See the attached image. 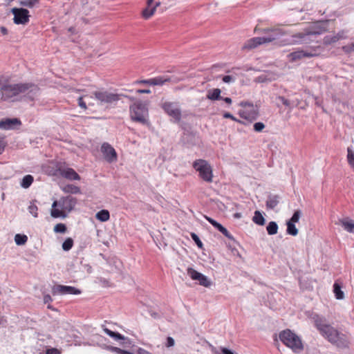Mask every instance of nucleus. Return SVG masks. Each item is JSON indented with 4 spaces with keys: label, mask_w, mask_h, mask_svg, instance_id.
<instances>
[{
    "label": "nucleus",
    "mask_w": 354,
    "mask_h": 354,
    "mask_svg": "<svg viewBox=\"0 0 354 354\" xmlns=\"http://www.w3.org/2000/svg\"><path fill=\"white\" fill-rule=\"evenodd\" d=\"M310 318L313 320L314 325L320 334L329 342L338 348H345L348 347L349 339L348 336L328 324L324 317L317 313H312Z\"/></svg>",
    "instance_id": "f257e3e1"
},
{
    "label": "nucleus",
    "mask_w": 354,
    "mask_h": 354,
    "mask_svg": "<svg viewBox=\"0 0 354 354\" xmlns=\"http://www.w3.org/2000/svg\"><path fill=\"white\" fill-rule=\"evenodd\" d=\"M94 98L100 106L112 108L116 106L118 102L124 95L109 90L102 89L93 92Z\"/></svg>",
    "instance_id": "f03ea898"
},
{
    "label": "nucleus",
    "mask_w": 354,
    "mask_h": 354,
    "mask_svg": "<svg viewBox=\"0 0 354 354\" xmlns=\"http://www.w3.org/2000/svg\"><path fill=\"white\" fill-rule=\"evenodd\" d=\"M329 21H319L306 30V32H299L293 35L294 41L297 42H306L310 36L319 35L325 32L328 29Z\"/></svg>",
    "instance_id": "7ed1b4c3"
},
{
    "label": "nucleus",
    "mask_w": 354,
    "mask_h": 354,
    "mask_svg": "<svg viewBox=\"0 0 354 354\" xmlns=\"http://www.w3.org/2000/svg\"><path fill=\"white\" fill-rule=\"evenodd\" d=\"M239 106L242 107H248L244 110H240L239 115L244 120H239V123L243 125H249L258 118L259 109L254 106L252 102L248 101H242L239 103Z\"/></svg>",
    "instance_id": "20e7f679"
},
{
    "label": "nucleus",
    "mask_w": 354,
    "mask_h": 354,
    "mask_svg": "<svg viewBox=\"0 0 354 354\" xmlns=\"http://www.w3.org/2000/svg\"><path fill=\"white\" fill-rule=\"evenodd\" d=\"M280 340L294 352L299 353L303 350V345L299 337L290 330L286 329L279 333Z\"/></svg>",
    "instance_id": "39448f33"
},
{
    "label": "nucleus",
    "mask_w": 354,
    "mask_h": 354,
    "mask_svg": "<svg viewBox=\"0 0 354 354\" xmlns=\"http://www.w3.org/2000/svg\"><path fill=\"white\" fill-rule=\"evenodd\" d=\"M130 115L132 120L146 124L147 122L148 109L145 104L135 103L130 106Z\"/></svg>",
    "instance_id": "423d86ee"
},
{
    "label": "nucleus",
    "mask_w": 354,
    "mask_h": 354,
    "mask_svg": "<svg viewBox=\"0 0 354 354\" xmlns=\"http://www.w3.org/2000/svg\"><path fill=\"white\" fill-rule=\"evenodd\" d=\"M193 167L199 173V176L207 183L212 181V169L210 165L205 160L198 159L193 162Z\"/></svg>",
    "instance_id": "0eeeda50"
},
{
    "label": "nucleus",
    "mask_w": 354,
    "mask_h": 354,
    "mask_svg": "<svg viewBox=\"0 0 354 354\" xmlns=\"http://www.w3.org/2000/svg\"><path fill=\"white\" fill-rule=\"evenodd\" d=\"M23 88L22 83L3 85L0 88L1 99L8 100L19 94H21Z\"/></svg>",
    "instance_id": "6e6552de"
},
{
    "label": "nucleus",
    "mask_w": 354,
    "mask_h": 354,
    "mask_svg": "<svg viewBox=\"0 0 354 354\" xmlns=\"http://www.w3.org/2000/svg\"><path fill=\"white\" fill-rule=\"evenodd\" d=\"M14 15L13 21L15 24L26 25L29 21V11L24 8H13L11 10Z\"/></svg>",
    "instance_id": "1a4fd4ad"
},
{
    "label": "nucleus",
    "mask_w": 354,
    "mask_h": 354,
    "mask_svg": "<svg viewBox=\"0 0 354 354\" xmlns=\"http://www.w3.org/2000/svg\"><path fill=\"white\" fill-rule=\"evenodd\" d=\"M76 203L77 200L75 198L68 196L61 198L58 201H54L52 207H59L64 212H70L75 207Z\"/></svg>",
    "instance_id": "9d476101"
},
{
    "label": "nucleus",
    "mask_w": 354,
    "mask_h": 354,
    "mask_svg": "<svg viewBox=\"0 0 354 354\" xmlns=\"http://www.w3.org/2000/svg\"><path fill=\"white\" fill-rule=\"evenodd\" d=\"M162 108L170 117L172 118L174 122H179L181 119V111L176 103L165 102L162 104Z\"/></svg>",
    "instance_id": "9b49d317"
},
{
    "label": "nucleus",
    "mask_w": 354,
    "mask_h": 354,
    "mask_svg": "<svg viewBox=\"0 0 354 354\" xmlns=\"http://www.w3.org/2000/svg\"><path fill=\"white\" fill-rule=\"evenodd\" d=\"M53 295H80L81 290L75 287L64 285H55L51 290Z\"/></svg>",
    "instance_id": "f8f14e48"
},
{
    "label": "nucleus",
    "mask_w": 354,
    "mask_h": 354,
    "mask_svg": "<svg viewBox=\"0 0 354 354\" xmlns=\"http://www.w3.org/2000/svg\"><path fill=\"white\" fill-rule=\"evenodd\" d=\"M101 152L108 162L117 160L118 155L115 149L108 142H104L101 146Z\"/></svg>",
    "instance_id": "ddd939ff"
},
{
    "label": "nucleus",
    "mask_w": 354,
    "mask_h": 354,
    "mask_svg": "<svg viewBox=\"0 0 354 354\" xmlns=\"http://www.w3.org/2000/svg\"><path fill=\"white\" fill-rule=\"evenodd\" d=\"M24 86L21 94H24L28 99L33 100L39 93V87L32 83H22Z\"/></svg>",
    "instance_id": "4468645a"
},
{
    "label": "nucleus",
    "mask_w": 354,
    "mask_h": 354,
    "mask_svg": "<svg viewBox=\"0 0 354 354\" xmlns=\"http://www.w3.org/2000/svg\"><path fill=\"white\" fill-rule=\"evenodd\" d=\"M272 39L264 38V37H257L248 39L243 45V49L251 50L257 48L261 44L270 43Z\"/></svg>",
    "instance_id": "2eb2a0df"
},
{
    "label": "nucleus",
    "mask_w": 354,
    "mask_h": 354,
    "mask_svg": "<svg viewBox=\"0 0 354 354\" xmlns=\"http://www.w3.org/2000/svg\"><path fill=\"white\" fill-rule=\"evenodd\" d=\"M263 32L267 34L264 38H270L272 40L270 42L274 41L280 39L282 36L286 34V31L281 28H274L271 29H263Z\"/></svg>",
    "instance_id": "dca6fc26"
},
{
    "label": "nucleus",
    "mask_w": 354,
    "mask_h": 354,
    "mask_svg": "<svg viewBox=\"0 0 354 354\" xmlns=\"http://www.w3.org/2000/svg\"><path fill=\"white\" fill-rule=\"evenodd\" d=\"M57 171L62 177L70 180H80V175L72 168L59 167Z\"/></svg>",
    "instance_id": "f3484780"
},
{
    "label": "nucleus",
    "mask_w": 354,
    "mask_h": 354,
    "mask_svg": "<svg viewBox=\"0 0 354 354\" xmlns=\"http://www.w3.org/2000/svg\"><path fill=\"white\" fill-rule=\"evenodd\" d=\"M317 54L315 53H313L312 51H308V50H297L294 51L288 55V57L290 61L292 62H296L297 60H299L304 57H313L316 56Z\"/></svg>",
    "instance_id": "a211bd4d"
},
{
    "label": "nucleus",
    "mask_w": 354,
    "mask_h": 354,
    "mask_svg": "<svg viewBox=\"0 0 354 354\" xmlns=\"http://www.w3.org/2000/svg\"><path fill=\"white\" fill-rule=\"evenodd\" d=\"M206 220L212 224L216 230H218L221 233H222L225 236L228 238L230 240H234L233 236L228 232V230L223 227L221 223L215 221L214 219L205 216Z\"/></svg>",
    "instance_id": "6ab92c4d"
},
{
    "label": "nucleus",
    "mask_w": 354,
    "mask_h": 354,
    "mask_svg": "<svg viewBox=\"0 0 354 354\" xmlns=\"http://www.w3.org/2000/svg\"><path fill=\"white\" fill-rule=\"evenodd\" d=\"M21 122L18 118H6L0 121V129L9 130L15 128V126L21 125Z\"/></svg>",
    "instance_id": "aec40b11"
},
{
    "label": "nucleus",
    "mask_w": 354,
    "mask_h": 354,
    "mask_svg": "<svg viewBox=\"0 0 354 354\" xmlns=\"http://www.w3.org/2000/svg\"><path fill=\"white\" fill-rule=\"evenodd\" d=\"M179 80L177 77H173L168 75L157 76L156 77V86H162L167 82L177 83Z\"/></svg>",
    "instance_id": "412c9836"
},
{
    "label": "nucleus",
    "mask_w": 354,
    "mask_h": 354,
    "mask_svg": "<svg viewBox=\"0 0 354 354\" xmlns=\"http://www.w3.org/2000/svg\"><path fill=\"white\" fill-rule=\"evenodd\" d=\"M280 197L278 195H269L266 201V207L268 209H273L279 203Z\"/></svg>",
    "instance_id": "4be33fe9"
},
{
    "label": "nucleus",
    "mask_w": 354,
    "mask_h": 354,
    "mask_svg": "<svg viewBox=\"0 0 354 354\" xmlns=\"http://www.w3.org/2000/svg\"><path fill=\"white\" fill-rule=\"evenodd\" d=\"M221 91L219 88L210 89L207 91V98L210 100H220L222 99L221 96Z\"/></svg>",
    "instance_id": "5701e85b"
},
{
    "label": "nucleus",
    "mask_w": 354,
    "mask_h": 354,
    "mask_svg": "<svg viewBox=\"0 0 354 354\" xmlns=\"http://www.w3.org/2000/svg\"><path fill=\"white\" fill-rule=\"evenodd\" d=\"M103 330L104 333L111 337V338L114 339L115 340H124L126 337L122 335V334L112 331L111 330L109 329L108 328L105 327L104 326H102Z\"/></svg>",
    "instance_id": "b1692460"
},
{
    "label": "nucleus",
    "mask_w": 354,
    "mask_h": 354,
    "mask_svg": "<svg viewBox=\"0 0 354 354\" xmlns=\"http://www.w3.org/2000/svg\"><path fill=\"white\" fill-rule=\"evenodd\" d=\"M340 222L345 230L350 233L354 232V220L346 218L341 220Z\"/></svg>",
    "instance_id": "393cba45"
},
{
    "label": "nucleus",
    "mask_w": 354,
    "mask_h": 354,
    "mask_svg": "<svg viewBox=\"0 0 354 354\" xmlns=\"http://www.w3.org/2000/svg\"><path fill=\"white\" fill-rule=\"evenodd\" d=\"M252 221L255 224L261 226L264 225L266 223L265 218L263 217L262 213L258 210L254 212Z\"/></svg>",
    "instance_id": "a878e982"
},
{
    "label": "nucleus",
    "mask_w": 354,
    "mask_h": 354,
    "mask_svg": "<svg viewBox=\"0 0 354 354\" xmlns=\"http://www.w3.org/2000/svg\"><path fill=\"white\" fill-rule=\"evenodd\" d=\"M95 218L101 222H106L110 218L109 212L107 209H102L96 213Z\"/></svg>",
    "instance_id": "bb28decb"
},
{
    "label": "nucleus",
    "mask_w": 354,
    "mask_h": 354,
    "mask_svg": "<svg viewBox=\"0 0 354 354\" xmlns=\"http://www.w3.org/2000/svg\"><path fill=\"white\" fill-rule=\"evenodd\" d=\"M295 223H292L289 221H288L286 222V225H287L286 233L289 235L294 236H297L298 234V229L296 227Z\"/></svg>",
    "instance_id": "cd10ccee"
},
{
    "label": "nucleus",
    "mask_w": 354,
    "mask_h": 354,
    "mask_svg": "<svg viewBox=\"0 0 354 354\" xmlns=\"http://www.w3.org/2000/svg\"><path fill=\"white\" fill-rule=\"evenodd\" d=\"M34 178L32 175L28 174L24 176L21 182V187L24 189L28 188L32 183Z\"/></svg>",
    "instance_id": "c85d7f7f"
},
{
    "label": "nucleus",
    "mask_w": 354,
    "mask_h": 354,
    "mask_svg": "<svg viewBox=\"0 0 354 354\" xmlns=\"http://www.w3.org/2000/svg\"><path fill=\"white\" fill-rule=\"evenodd\" d=\"M333 292L337 299H343L344 297V293L342 290L341 286L335 282L333 285Z\"/></svg>",
    "instance_id": "c756f323"
},
{
    "label": "nucleus",
    "mask_w": 354,
    "mask_h": 354,
    "mask_svg": "<svg viewBox=\"0 0 354 354\" xmlns=\"http://www.w3.org/2000/svg\"><path fill=\"white\" fill-rule=\"evenodd\" d=\"M267 232L269 235H274L278 232V225L275 221H270L266 227Z\"/></svg>",
    "instance_id": "7c9ffc66"
},
{
    "label": "nucleus",
    "mask_w": 354,
    "mask_h": 354,
    "mask_svg": "<svg viewBox=\"0 0 354 354\" xmlns=\"http://www.w3.org/2000/svg\"><path fill=\"white\" fill-rule=\"evenodd\" d=\"M52 207V210L50 212L51 216L53 218H60V217H66V214L65 212L62 210L60 207Z\"/></svg>",
    "instance_id": "2f4dec72"
},
{
    "label": "nucleus",
    "mask_w": 354,
    "mask_h": 354,
    "mask_svg": "<svg viewBox=\"0 0 354 354\" xmlns=\"http://www.w3.org/2000/svg\"><path fill=\"white\" fill-rule=\"evenodd\" d=\"M63 191L66 193L75 194L80 193V188L73 185H68L63 188Z\"/></svg>",
    "instance_id": "473e14b6"
},
{
    "label": "nucleus",
    "mask_w": 354,
    "mask_h": 354,
    "mask_svg": "<svg viewBox=\"0 0 354 354\" xmlns=\"http://www.w3.org/2000/svg\"><path fill=\"white\" fill-rule=\"evenodd\" d=\"M28 241V237L25 234H17L15 236V241L17 245H23Z\"/></svg>",
    "instance_id": "72a5a7b5"
},
{
    "label": "nucleus",
    "mask_w": 354,
    "mask_h": 354,
    "mask_svg": "<svg viewBox=\"0 0 354 354\" xmlns=\"http://www.w3.org/2000/svg\"><path fill=\"white\" fill-rule=\"evenodd\" d=\"M187 274L191 277L192 280L197 281L198 277L201 276L202 273L196 271L192 268H188L187 270Z\"/></svg>",
    "instance_id": "f704fd0d"
},
{
    "label": "nucleus",
    "mask_w": 354,
    "mask_h": 354,
    "mask_svg": "<svg viewBox=\"0 0 354 354\" xmlns=\"http://www.w3.org/2000/svg\"><path fill=\"white\" fill-rule=\"evenodd\" d=\"M155 12V6H152L150 9L146 8L142 12V17L145 19H149Z\"/></svg>",
    "instance_id": "c9c22d12"
},
{
    "label": "nucleus",
    "mask_w": 354,
    "mask_h": 354,
    "mask_svg": "<svg viewBox=\"0 0 354 354\" xmlns=\"http://www.w3.org/2000/svg\"><path fill=\"white\" fill-rule=\"evenodd\" d=\"M197 281H198V283L201 286H203L204 287H209L211 285L210 281L208 279V278L205 275H204L203 274H201V276L198 277Z\"/></svg>",
    "instance_id": "e433bc0d"
},
{
    "label": "nucleus",
    "mask_w": 354,
    "mask_h": 354,
    "mask_svg": "<svg viewBox=\"0 0 354 354\" xmlns=\"http://www.w3.org/2000/svg\"><path fill=\"white\" fill-rule=\"evenodd\" d=\"M338 41V37L335 35H326L324 37L323 43L324 45H330Z\"/></svg>",
    "instance_id": "4c0bfd02"
},
{
    "label": "nucleus",
    "mask_w": 354,
    "mask_h": 354,
    "mask_svg": "<svg viewBox=\"0 0 354 354\" xmlns=\"http://www.w3.org/2000/svg\"><path fill=\"white\" fill-rule=\"evenodd\" d=\"M73 245V240L72 238H67L62 243V249L64 251H69Z\"/></svg>",
    "instance_id": "58836bf2"
},
{
    "label": "nucleus",
    "mask_w": 354,
    "mask_h": 354,
    "mask_svg": "<svg viewBox=\"0 0 354 354\" xmlns=\"http://www.w3.org/2000/svg\"><path fill=\"white\" fill-rule=\"evenodd\" d=\"M39 0H24L20 2V5L28 8H32L34 6L39 3Z\"/></svg>",
    "instance_id": "ea45409f"
},
{
    "label": "nucleus",
    "mask_w": 354,
    "mask_h": 354,
    "mask_svg": "<svg viewBox=\"0 0 354 354\" xmlns=\"http://www.w3.org/2000/svg\"><path fill=\"white\" fill-rule=\"evenodd\" d=\"M347 152H348V154H347L348 162L349 165L353 168H354V153H353L352 149H351V147H348Z\"/></svg>",
    "instance_id": "a19ab883"
},
{
    "label": "nucleus",
    "mask_w": 354,
    "mask_h": 354,
    "mask_svg": "<svg viewBox=\"0 0 354 354\" xmlns=\"http://www.w3.org/2000/svg\"><path fill=\"white\" fill-rule=\"evenodd\" d=\"M66 226L64 223H58L54 227V232L56 233H65L66 232Z\"/></svg>",
    "instance_id": "79ce46f5"
},
{
    "label": "nucleus",
    "mask_w": 354,
    "mask_h": 354,
    "mask_svg": "<svg viewBox=\"0 0 354 354\" xmlns=\"http://www.w3.org/2000/svg\"><path fill=\"white\" fill-rule=\"evenodd\" d=\"M28 212L30 214H32L34 217H37V206L35 205L33 203H30V205L28 207Z\"/></svg>",
    "instance_id": "37998d69"
},
{
    "label": "nucleus",
    "mask_w": 354,
    "mask_h": 354,
    "mask_svg": "<svg viewBox=\"0 0 354 354\" xmlns=\"http://www.w3.org/2000/svg\"><path fill=\"white\" fill-rule=\"evenodd\" d=\"M301 215V212L298 209L295 211L293 213L292 217L288 221L292 223H297L300 218V216Z\"/></svg>",
    "instance_id": "c03bdc74"
},
{
    "label": "nucleus",
    "mask_w": 354,
    "mask_h": 354,
    "mask_svg": "<svg viewBox=\"0 0 354 354\" xmlns=\"http://www.w3.org/2000/svg\"><path fill=\"white\" fill-rule=\"evenodd\" d=\"M191 237L199 248H203V244L196 234L191 233Z\"/></svg>",
    "instance_id": "a18cd8bd"
},
{
    "label": "nucleus",
    "mask_w": 354,
    "mask_h": 354,
    "mask_svg": "<svg viewBox=\"0 0 354 354\" xmlns=\"http://www.w3.org/2000/svg\"><path fill=\"white\" fill-rule=\"evenodd\" d=\"M342 50L346 53H351L354 52V42H352L351 44H348L347 45L342 46Z\"/></svg>",
    "instance_id": "49530a36"
},
{
    "label": "nucleus",
    "mask_w": 354,
    "mask_h": 354,
    "mask_svg": "<svg viewBox=\"0 0 354 354\" xmlns=\"http://www.w3.org/2000/svg\"><path fill=\"white\" fill-rule=\"evenodd\" d=\"M254 130L257 132H261L265 128V124L261 122H258L254 124Z\"/></svg>",
    "instance_id": "de8ad7c7"
},
{
    "label": "nucleus",
    "mask_w": 354,
    "mask_h": 354,
    "mask_svg": "<svg viewBox=\"0 0 354 354\" xmlns=\"http://www.w3.org/2000/svg\"><path fill=\"white\" fill-rule=\"evenodd\" d=\"M277 99L280 100L284 106L289 107L290 109L292 108L290 102L286 99L283 96H278Z\"/></svg>",
    "instance_id": "09e8293b"
},
{
    "label": "nucleus",
    "mask_w": 354,
    "mask_h": 354,
    "mask_svg": "<svg viewBox=\"0 0 354 354\" xmlns=\"http://www.w3.org/2000/svg\"><path fill=\"white\" fill-rule=\"evenodd\" d=\"M187 138H190V140H191V142L192 145L194 143V140L195 138V136L193 133H190V132L184 133L183 137V141H185Z\"/></svg>",
    "instance_id": "8fccbe9b"
},
{
    "label": "nucleus",
    "mask_w": 354,
    "mask_h": 354,
    "mask_svg": "<svg viewBox=\"0 0 354 354\" xmlns=\"http://www.w3.org/2000/svg\"><path fill=\"white\" fill-rule=\"evenodd\" d=\"M43 300L44 304H48V308L51 309L52 306L50 305V303L53 301L51 296L50 295H44Z\"/></svg>",
    "instance_id": "3c124183"
},
{
    "label": "nucleus",
    "mask_w": 354,
    "mask_h": 354,
    "mask_svg": "<svg viewBox=\"0 0 354 354\" xmlns=\"http://www.w3.org/2000/svg\"><path fill=\"white\" fill-rule=\"evenodd\" d=\"M222 80L225 83H230L231 82H234L235 80V78L231 75H225L223 77Z\"/></svg>",
    "instance_id": "603ef678"
},
{
    "label": "nucleus",
    "mask_w": 354,
    "mask_h": 354,
    "mask_svg": "<svg viewBox=\"0 0 354 354\" xmlns=\"http://www.w3.org/2000/svg\"><path fill=\"white\" fill-rule=\"evenodd\" d=\"M223 118H229V119H231L234 121H236L237 122H239V119H237L236 118H235L232 114H231L229 112H225L224 114H223Z\"/></svg>",
    "instance_id": "864d4df0"
},
{
    "label": "nucleus",
    "mask_w": 354,
    "mask_h": 354,
    "mask_svg": "<svg viewBox=\"0 0 354 354\" xmlns=\"http://www.w3.org/2000/svg\"><path fill=\"white\" fill-rule=\"evenodd\" d=\"M174 339L171 337H167V342H166V346L167 347H171L174 345Z\"/></svg>",
    "instance_id": "5fc2aeb1"
},
{
    "label": "nucleus",
    "mask_w": 354,
    "mask_h": 354,
    "mask_svg": "<svg viewBox=\"0 0 354 354\" xmlns=\"http://www.w3.org/2000/svg\"><path fill=\"white\" fill-rule=\"evenodd\" d=\"M78 101V105L82 108V109H86V102L84 101L83 100V97H80L77 100Z\"/></svg>",
    "instance_id": "6e6d98bb"
},
{
    "label": "nucleus",
    "mask_w": 354,
    "mask_h": 354,
    "mask_svg": "<svg viewBox=\"0 0 354 354\" xmlns=\"http://www.w3.org/2000/svg\"><path fill=\"white\" fill-rule=\"evenodd\" d=\"M46 354H59V352L57 348H49L47 349Z\"/></svg>",
    "instance_id": "4d7b16f0"
},
{
    "label": "nucleus",
    "mask_w": 354,
    "mask_h": 354,
    "mask_svg": "<svg viewBox=\"0 0 354 354\" xmlns=\"http://www.w3.org/2000/svg\"><path fill=\"white\" fill-rule=\"evenodd\" d=\"M137 93H150L151 91L148 88L145 89H137L136 90Z\"/></svg>",
    "instance_id": "13d9d810"
},
{
    "label": "nucleus",
    "mask_w": 354,
    "mask_h": 354,
    "mask_svg": "<svg viewBox=\"0 0 354 354\" xmlns=\"http://www.w3.org/2000/svg\"><path fill=\"white\" fill-rule=\"evenodd\" d=\"M222 353L223 354H234L233 351L227 348H223L222 349Z\"/></svg>",
    "instance_id": "bf43d9fd"
},
{
    "label": "nucleus",
    "mask_w": 354,
    "mask_h": 354,
    "mask_svg": "<svg viewBox=\"0 0 354 354\" xmlns=\"http://www.w3.org/2000/svg\"><path fill=\"white\" fill-rule=\"evenodd\" d=\"M141 82L149 83L151 85H155V78H151V79H149V80H144V81H142Z\"/></svg>",
    "instance_id": "052dcab7"
},
{
    "label": "nucleus",
    "mask_w": 354,
    "mask_h": 354,
    "mask_svg": "<svg viewBox=\"0 0 354 354\" xmlns=\"http://www.w3.org/2000/svg\"><path fill=\"white\" fill-rule=\"evenodd\" d=\"M138 353V354H151L149 352H148L142 348H139Z\"/></svg>",
    "instance_id": "680f3d73"
},
{
    "label": "nucleus",
    "mask_w": 354,
    "mask_h": 354,
    "mask_svg": "<svg viewBox=\"0 0 354 354\" xmlns=\"http://www.w3.org/2000/svg\"><path fill=\"white\" fill-rule=\"evenodd\" d=\"M221 100H223L225 102H226L228 104H232V99L230 97H224V98L222 97Z\"/></svg>",
    "instance_id": "e2e57ef3"
},
{
    "label": "nucleus",
    "mask_w": 354,
    "mask_h": 354,
    "mask_svg": "<svg viewBox=\"0 0 354 354\" xmlns=\"http://www.w3.org/2000/svg\"><path fill=\"white\" fill-rule=\"evenodd\" d=\"M335 37H338V40L340 39H342L344 38V32L342 31V32H339L337 35H335Z\"/></svg>",
    "instance_id": "0e129e2a"
},
{
    "label": "nucleus",
    "mask_w": 354,
    "mask_h": 354,
    "mask_svg": "<svg viewBox=\"0 0 354 354\" xmlns=\"http://www.w3.org/2000/svg\"><path fill=\"white\" fill-rule=\"evenodd\" d=\"M85 267V269L86 270V271L88 272V273H91L92 272V268L91 266H89L88 264H86L84 266Z\"/></svg>",
    "instance_id": "69168bd1"
},
{
    "label": "nucleus",
    "mask_w": 354,
    "mask_h": 354,
    "mask_svg": "<svg viewBox=\"0 0 354 354\" xmlns=\"http://www.w3.org/2000/svg\"><path fill=\"white\" fill-rule=\"evenodd\" d=\"M1 32L3 34V35H6L8 33V30L6 28L2 26L1 27Z\"/></svg>",
    "instance_id": "338daca9"
},
{
    "label": "nucleus",
    "mask_w": 354,
    "mask_h": 354,
    "mask_svg": "<svg viewBox=\"0 0 354 354\" xmlns=\"http://www.w3.org/2000/svg\"><path fill=\"white\" fill-rule=\"evenodd\" d=\"M4 145L3 144V141L0 139V154L3 151Z\"/></svg>",
    "instance_id": "774afa93"
}]
</instances>
